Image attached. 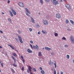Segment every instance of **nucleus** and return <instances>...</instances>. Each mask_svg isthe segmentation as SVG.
Instances as JSON below:
<instances>
[{"label":"nucleus","instance_id":"1","mask_svg":"<svg viewBox=\"0 0 74 74\" xmlns=\"http://www.w3.org/2000/svg\"><path fill=\"white\" fill-rule=\"evenodd\" d=\"M52 3L53 5H57V4H59V2H58V1H56V0H53V1Z\"/></svg>","mask_w":74,"mask_h":74},{"label":"nucleus","instance_id":"2","mask_svg":"<svg viewBox=\"0 0 74 74\" xmlns=\"http://www.w3.org/2000/svg\"><path fill=\"white\" fill-rule=\"evenodd\" d=\"M32 69V67H31V66H28V69L27 70V73H30V71H32L31 69Z\"/></svg>","mask_w":74,"mask_h":74},{"label":"nucleus","instance_id":"3","mask_svg":"<svg viewBox=\"0 0 74 74\" xmlns=\"http://www.w3.org/2000/svg\"><path fill=\"white\" fill-rule=\"evenodd\" d=\"M56 16V18L58 19H60L61 18V15L60 14L58 13L57 14Z\"/></svg>","mask_w":74,"mask_h":74},{"label":"nucleus","instance_id":"4","mask_svg":"<svg viewBox=\"0 0 74 74\" xmlns=\"http://www.w3.org/2000/svg\"><path fill=\"white\" fill-rule=\"evenodd\" d=\"M43 23L44 25H48V21L47 20H44L43 21Z\"/></svg>","mask_w":74,"mask_h":74},{"label":"nucleus","instance_id":"5","mask_svg":"<svg viewBox=\"0 0 74 74\" xmlns=\"http://www.w3.org/2000/svg\"><path fill=\"white\" fill-rule=\"evenodd\" d=\"M65 6L68 9V10H70L71 9V7H70V6L69 5V4H65Z\"/></svg>","mask_w":74,"mask_h":74},{"label":"nucleus","instance_id":"6","mask_svg":"<svg viewBox=\"0 0 74 74\" xmlns=\"http://www.w3.org/2000/svg\"><path fill=\"white\" fill-rule=\"evenodd\" d=\"M33 47L34 49H37V50H38V49H39V47L37 45H36V46H34V45L33 46Z\"/></svg>","mask_w":74,"mask_h":74},{"label":"nucleus","instance_id":"7","mask_svg":"<svg viewBox=\"0 0 74 74\" xmlns=\"http://www.w3.org/2000/svg\"><path fill=\"white\" fill-rule=\"evenodd\" d=\"M18 38L20 42H21V44H22V43H23V41H22V38H21V36H18Z\"/></svg>","mask_w":74,"mask_h":74},{"label":"nucleus","instance_id":"8","mask_svg":"<svg viewBox=\"0 0 74 74\" xmlns=\"http://www.w3.org/2000/svg\"><path fill=\"white\" fill-rule=\"evenodd\" d=\"M18 4L21 7H24V5H23L22 2H19Z\"/></svg>","mask_w":74,"mask_h":74},{"label":"nucleus","instance_id":"9","mask_svg":"<svg viewBox=\"0 0 74 74\" xmlns=\"http://www.w3.org/2000/svg\"><path fill=\"white\" fill-rule=\"evenodd\" d=\"M70 38H71V40L72 42H73V43H74V37H73V36H71Z\"/></svg>","mask_w":74,"mask_h":74},{"label":"nucleus","instance_id":"10","mask_svg":"<svg viewBox=\"0 0 74 74\" xmlns=\"http://www.w3.org/2000/svg\"><path fill=\"white\" fill-rule=\"evenodd\" d=\"M30 18L31 19L32 22L34 23H35L36 22H35L34 20V19H33V18H32V17H30Z\"/></svg>","mask_w":74,"mask_h":74},{"label":"nucleus","instance_id":"11","mask_svg":"<svg viewBox=\"0 0 74 74\" xmlns=\"http://www.w3.org/2000/svg\"><path fill=\"white\" fill-rule=\"evenodd\" d=\"M11 10L14 15H15L16 14V12H15V10H14L13 8H12L11 9Z\"/></svg>","mask_w":74,"mask_h":74},{"label":"nucleus","instance_id":"12","mask_svg":"<svg viewBox=\"0 0 74 74\" xmlns=\"http://www.w3.org/2000/svg\"><path fill=\"white\" fill-rule=\"evenodd\" d=\"M45 48L46 50H47V51H50V50H51V49H52L51 48H49L47 47H45Z\"/></svg>","mask_w":74,"mask_h":74},{"label":"nucleus","instance_id":"13","mask_svg":"<svg viewBox=\"0 0 74 74\" xmlns=\"http://www.w3.org/2000/svg\"><path fill=\"white\" fill-rule=\"evenodd\" d=\"M9 12L10 15H11V16L12 17L13 16H14V15H13V14H12V13L11 11V10H9Z\"/></svg>","mask_w":74,"mask_h":74},{"label":"nucleus","instance_id":"14","mask_svg":"<svg viewBox=\"0 0 74 74\" xmlns=\"http://www.w3.org/2000/svg\"><path fill=\"white\" fill-rule=\"evenodd\" d=\"M42 33H43V34H47V32H46V31H44V30H42Z\"/></svg>","mask_w":74,"mask_h":74},{"label":"nucleus","instance_id":"15","mask_svg":"<svg viewBox=\"0 0 74 74\" xmlns=\"http://www.w3.org/2000/svg\"><path fill=\"white\" fill-rule=\"evenodd\" d=\"M42 54H41V52L40 51L38 52V56H42Z\"/></svg>","mask_w":74,"mask_h":74},{"label":"nucleus","instance_id":"16","mask_svg":"<svg viewBox=\"0 0 74 74\" xmlns=\"http://www.w3.org/2000/svg\"><path fill=\"white\" fill-rule=\"evenodd\" d=\"M25 10H26V11L28 13V14H30V12L29 11V10L27 9V8H25Z\"/></svg>","mask_w":74,"mask_h":74},{"label":"nucleus","instance_id":"17","mask_svg":"<svg viewBox=\"0 0 74 74\" xmlns=\"http://www.w3.org/2000/svg\"><path fill=\"white\" fill-rule=\"evenodd\" d=\"M27 51L28 52H29V53H32V51H31V50H30L29 49H27Z\"/></svg>","mask_w":74,"mask_h":74},{"label":"nucleus","instance_id":"18","mask_svg":"<svg viewBox=\"0 0 74 74\" xmlns=\"http://www.w3.org/2000/svg\"><path fill=\"white\" fill-rule=\"evenodd\" d=\"M12 54L14 56H15V57H17V55L15 53H12Z\"/></svg>","mask_w":74,"mask_h":74},{"label":"nucleus","instance_id":"19","mask_svg":"<svg viewBox=\"0 0 74 74\" xmlns=\"http://www.w3.org/2000/svg\"><path fill=\"white\" fill-rule=\"evenodd\" d=\"M8 46L9 47H10L12 48L13 49H15L14 48V47L12 46V45H8Z\"/></svg>","mask_w":74,"mask_h":74},{"label":"nucleus","instance_id":"20","mask_svg":"<svg viewBox=\"0 0 74 74\" xmlns=\"http://www.w3.org/2000/svg\"><path fill=\"white\" fill-rule=\"evenodd\" d=\"M70 22L71 23L72 25H74V21H73L72 20H70Z\"/></svg>","mask_w":74,"mask_h":74},{"label":"nucleus","instance_id":"21","mask_svg":"<svg viewBox=\"0 0 74 74\" xmlns=\"http://www.w3.org/2000/svg\"><path fill=\"white\" fill-rule=\"evenodd\" d=\"M12 58L14 60V63H15L16 62V60L15 59V58H14L13 56H12Z\"/></svg>","mask_w":74,"mask_h":74},{"label":"nucleus","instance_id":"22","mask_svg":"<svg viewBox=\"0 0 74 74\" xmlns=\"http://www.w3.org/2000/svg\"><path fill=\"white\" fill-rule=\"evenodd\" d=\"M41 73L42 74H44L45 73V71L43 70H42L41 71Z\"/></svg>","mask_w":74,"mask_h":74},{"label":"nucleus","instance_id":"23","mask_svg":"<svg viewBox=\"0 0 74 74\" xmlns=\"http://www.w3.org/2000/svg\"><path fill=\"white\" fill-rule=\"evenodd\" d=\"M11 69L12 70V73H13V74L15 73V71H14V70L12 68H11Z\"/></svg>","mask_w":74,"mask_h":74},{"label":"nucleus","instance_id":"24","mask_svg":"<svg viewBox=\"0 0 74 74\" xmlns=\"http://www.w3.org/2000/svg\"><path fill=\"white\" fill-rule=\"evenodd\" d=\"M12 65L13 66H14V67H17V65L15 63L13 64H12Z\"/></svg>","mask_w":74,"mask_h":74},{"label":"nucleus","instance_id":"25","mask_svg":"<svg viewBox=\"0 0 74 74\" xmlns=\"http://www.w3.org/2000/svg\"><path fill=\"white\" fill-rule=\"evenodd\" d=\"M40 2L41 4H43V1L42 0H40Z\"/></svg>","mask_w":74,"mask_h":74},{"label":"nucleus","instance_id":"26","mask_svg":"<svg viewBox=\"0 0 74 74\" xmlns=\"http://www.w3.org/2000/svg\"><path fill=\"white\" fill-rule=\"evenodd\" d=\"M65 22H66V23H69V20H66Z\"/></svg>","mask_w":74,"mask_h":74},{"label":"nucleus","instance_id":"27","mask_svg":"<svg viewBox=\"0 0 74 74\" xmlns=\"http://www.w3.org/2000/svg\"><path fill=\"white\" fill-rule=\"evenodd\" d=\"M55 36L56 37H57V36H58V34L57 33H55L54 34Z\"/></svg>","mask_w":74,"mask_h":74},{"label":"nucleus","instance_id":"28","mask_svg":"<svg viewBox=\"0 0 74 74\" xmlns=\"http://www.w3.org/2000/svg\"><path fill=\"white\" fill-rule=\"evenodd\" d=\"M33 70L34 72H36V69L34 68H33Z\"/></svg>","mask_w":74,"mask_h":74},{"label":"nucleus","instance_id":"29","mask_svg":"<svg viewBox=\"0 0 74 74\" xmlns=\"http://www.w3.org/2000/svg\"><path fill=\"white\" fill-rule=\"evenodd\" d=\"M66 56L67 57V58H67V59H69V58H70V56H69V55H67Z\"/></svg>","mask_w":74,"mask_h":74},{"label":"nucleus","instance_id":"30","mask_svg":"<svg viewBox=\"0 0 74 74\" xmlns=\"http://www.w3.org/2000/svg\"><path fill=\"white\" fill-rule=\"evenodd\" d=\"M54 65H55V68H56V61H55V63H54Z\"/></svg>","mask_w":74,"mask_h":74},{"label":"nucleus","instance_id":"31","mask_svg":"<svg viewBox=\"0 0 74 74\" xmlns=\"http://www.w3.org/2000/svg\"><path fill=\"white\" fill-rule=\"evenodd\" d=\"M54 74H56V70H54Z\"/></svg>","mask_w":74,"mask_h":74},{"label":"nucleus","instance_id":"32","mask_svg":"<svg viewBox=\"0 0 74 74\" xmlns=\"http://www.w3.org/2000/svg\"><path fill=\"white\" fill-rule=\"evenodd\" d=\"M29 30L30 32H32V28H29Z\"/></svg>","mask_w":74,"mask_h":74},{"label":"nucleus","instance_id":"33","mask_svg":"<svg viewBox=\"0 0 74 74\" xmlns=\"http://www.w3.org/2000/svg\"><path fill=\"white\" fill-rule=\"evenodd\" d=\"M8 21H9V22H11V19L10 18H8Z\"/></svg>","mask_w":74,"mask_h":74},{"label":"nucleus","instance_id":"34","mask_svg":"<svg viewBox=\"0 0 74 74\" xmlns=\"http://www.w3.org/2000/svg\"><path fill=\"white\" fill-rule=\"evenodd\" d=\"M15 39L17 41V42H19V40H18V39L16 38H15Z\"/></svg>","mask_w":74,"mask_h":74},{"label":"nucleus","instance_id":"35","mask_svg":"<svg viewBox=\"0 0 74 74\" xmlns=\"http://www.w3.org/2000/svg\"><path fill=\"white\" fill-rule=\"evenodd\" d=\"M22 61H23V63H25V59H23V60H22Z\"/></svg>","mask_w":74,"mask_h":74},{"label":"nucleus","instance_id":"36","mask_svg":"<svg viewBox=\"0 0 74 74\" xmlns=\"http://www.w3.org/2000/svg\"><path fill=\"white\" fill-rule=\"evenodd\" d=\"M39 69L40 70H42V68L41 67H40Z\"/></svg>","mask_w":74,"mask_h":74},{"label":"nucleus","instance_id":"37","mask_svg":"<svg viewBox=\"0 0 74 74\" xmlns=\"http://www.w3.org/2000/svg\"><path fill=\"white\" fill-rule=\"evenodd\" d=\"M18 33L19 34H21V31H20V30L18 31Z\"/></svg>","mask_w":74,"mask_h":74},{"label":"nucleus","instance_id":"38","mask_svg":"<svg viewBox=\"0 0 74 74\" xmlns=\"http://www.w3.org/2000/svg\"><path fill=\"white\" fill-rule=\"evenodd\" d=\"M30 47L32 49H33V46H32V45H31V44H30Z\"/></svg>","mask_w":74,"mask_h":74},{"label":"nucleus","instance_id":"39","mask_svg":"<svg viewBox=\"0 0 74 74\" xmlns=\"http://www.w3.org/2000/svg\"><path fill=\"white\" fill-rule=\"evenodd\" d=\"M65 47H69V45H65Z\"/></svg>","mask_w":74,"mask_h":74},{"label":"nucleus","instance_id":"40","mask_svg":"<svg viewBox=\"0 0 74 74\" xmlns=\"http://www.w3.org/2000/svg\"><path fill=\"white\" fill-rule=\"evenodd\" d=\"M22 71H24V67H23L22 69Z\"/></svg>","mask_w":74,"mask_h":74},{"label":"nucleus","instance_id":"41","mask_svg":"<svg viewBox=\"0 0 74 74\" xmlns=\"http://www.w3.org/2000/svg\"><path fill=\"white\" fill-rule=\"evenodd\" d=\"M26 15L27 16H30V15H29L28 13H26Z\"/></svg>","mask_w":74,"mask_h":74},{"label":"nucleus","instance_id":"42","mask_svg":"<svg viewBox=\"0 0 74 74\" xmlns=\"http://www.w3.org/2000/svg\"><path fill=\"white\" fill-rule=\"evenodd\" d=\"M62 40H66V38L64 37H63L62 38Z\"/></svg>","mask_w":74,"mask_h":74},{"label":"nucleus","instance_id":"43","mask_svg":"<svg viewBox=\"0 0 74 74\" xmlns=\"http://www.w3.org/2000/svg\"><path fill=\"white\" fill-rule=\"evenodd\" d=\"M45 1H46V2H49V0H45Z\"/></svg>","mask_w":74,"mask_h":74},{"label":"nucleus","instance_id":"44","mask_svg":"<svg viewBox=\"0 0 74 74\" xmlns=\"http://www.w3.org/2000/svg\"><path fill=\"white\" fill-rule=\"evenodd\" d=\"M21 58L22 59H23V57L22 56H21Z\"/></svg>","mask_w":74,"mask_h":74},{"label":"nucleus","instance_id":"45","mask_svg":"<svg viewBox=\"0 0 74 74\" xmlns=\"http://www.w3.org/2000/svg\"><path fill=\"white\" fill-rule=\"evenodd\" d=\"M30 43H31V44H33V41H32V40H31L30 41Z\"/></svg>","mask_w":74,"mask_h":74},{"label":"nucleus","instance_id":"46","mask_svg":"<svg viewBox=\"0 0 74 74\" xmlns=\"http://www.w3.org/2000/svg\"><path fill=\"white\" fill-rule=\"evenodd\" d=\"M1 67H3V63H2L1 64Z\"/></svg>","mask_w":74,"mask_h":74},{"label":"nucleus","instance_id":"47","mask_svg":"<svg viewBox=\"0 0 74 74\" xmlns=\"http://www.w3.org/2000/svg\"><path fill=\"white\" fill-rule=\"evenodd\" d=\"M0 32H1V33H2H2H3V32L1 30H0Z\"/></svg>","mask_w":74,"mask_h":74},{"label":"nucleus","instance_id":"48","mask_svg":"<svg viewBox=\"0 0 74 74\" xmlns=\"http://www.w3.org/2000/svg\"><path fill=\"white\" fill-rule=\"evenodd\" d=\"M49 64H51V63H52V62L50 61L49 62Z\"/></svg>","mask_w":74,"mask_h":74},{"label":"nucleus","instance_id":"49","mask_svg":"<svg viewBox=\"0 0 74 74\" xmlns=\"http://www.w3.org/2000/svg\"><path fill=\"white\" fill-rule=\"evenodd\" d=\"M51 54L52 55H54V53H53V52H52L51 53Z\"/></svg>","mask_w":74,"mask_h":74},{"label":"nucleus","instance_id":"50","mask_svg":"<svg viewBox=\"0 0 74 74\" xmlns=\"http://www.w3.org/2000/svg\"><path fill=\"white\" fill-rule=\"evenodd\" d=\"M67 30H68V31H71V29H67Z\"/></svg>","mask_w":74,"mask_h":74},{"label":"nucleus","instance_id":"51","mask_svg":"<svg viewBox=\"0 0 74 74\" xmlns=\"http://www.w3.org/2000/svg\"><path fill=\"white\" fill-rule=\"evenodd\" d=\"M10 3V1L9 0H8V4H9V3Z\"/></svg>","mask_w":74,"mask_h":74},{"label":"nucleus","instance_id":"52","mask_svg":"<svg viewBox=\"0 0 74 74\" xmlns=\"http://www.w3.org/2000/svg\"><path fill=\"white\" fill-rule=\"evenodd\" d=\"M1 14H2V15H4V14H5L4 13H3V12H2L1 13Z\"/></svg>","mask_w":74,"mask_h":74},{"label":"nucleus","instance_id":"53","mask_svg":"<svg viewBox=\"0 0 74 74\" xmlns=\"http://www.w3.org/2000/svg\"><path fill=\"white\" fill-rule=\"evenodd\" d=\"M30 74H33V73L32 72V71L30 72Z\"/></svg>","mask_w":74,"mask_h":74},{"label":"nucleus","instance_id":"54","mask_svg":"<svg viewBox=\"0 0 74 74\" xmlns=\"http://www.w3.org/2000/svg\"><path fill=\"white\" fill-rule=\"evenodd\" d=\"M38 34H40V32H38Z\"/></svg>","mask_w":74,"mask_h":74},{"label":"nucleus","instance_id":"55","mask_svg":"<svg viewBox=\"0 0 74 74\" xmlns=\"http://www.w3.org/2000/svg\"><path fill=\"white\" fill-rule=\"evenodd\" d=\"M37 26L38 27H40V25H37Z\"/></svg>","mask_w":74,"mask_h":74},{"label":"nucleus","instance_id":"56","mask_svg":"<svg viewBox=\"0 0 74 74\" xmlns=\"http://www.w3.org/2000/svg\"><path fill=\"white\" fill-rule=\"evenodd\" d=\"M1 48H2V47H1V46H0V49Z\"/></svg>","mask_w":74,"mask_h":74},{"label":"nucleus","instance_id":"57","mask_svg":"<svg viewBox=\"0 0 74 74\" xmlns=\"http://www.w3.org/2000/svg\"><path fill=\"white\" fill-rule=\"evenodd\" d=\"M73 63H74V60H73Z\"/></svg>","mask_w":74,"mask_h":74},{"label":"nucleus","instance_id":"58","mask_svg":"<svg viewBox=\"0 0 74 74\" xmlns=\"http://www.w3.org/2000/svg\"><path fill=\"white\" fill-rule=\"evenodd\" d=\"M60 1H61V2H62V1H63V0H60Z\"/></svg>","mask_w":74,"mask_h":74},{"label":"nucleus","instance_id":"59","mask_svg":"<svg viewBox=\"0 0 74 74\" xmlns=\"http://www.w3.org/2000/svg\"><path fill=\"white\" fill-rule=\"evenodd\" d=\"M0 63H1V61L0 60Z\"/></svg>","mask_w":74,"mask_h":74},{"label":"nucleus","instance_id":"60","mask_svg":"<svg viewBox=\"0 0 74 74\" xmlns=\"http://www.w3.org/2000/svg\"><path fill=\"white\" fill-rule=\"evenodd\" d=\"M52 63L53 64V62H52Z\"/></svg>","mask_w":74,"mask_h":74},{"label":"nucleus","instance_id":"61","mask_svg":"<svg viewBox=\"0 0 74 74\" xmlns=\"http://www.w3.org/2000/svg\"><path fill=\"white\" fill-rule=\"evenodd\" d=\"M40 12H39V15H40Z\"/></svg>","mask_w":74,"mask_h":74},{"label":"nucleus","instance_id":"62","mask_svg":"<svg viewBox=\"0 0 74 74\" xmlns=\"http://www.w3.org/2000/svg\"><path fill=\"white\" fill-rule=\"evenodd\" d=\"M63 0V1H66V0Z\"/></svg>","mask_w":74,"mask_h":74},{"label":"nucleus","instance_id":"63","mask_svg":"<svg viewBox=\"0 0 74 74\" xmlns=\"http://www.w3.org/2000/svg\"><path fill=\"white\" fill-rule=\"evenodd\" d=\"M0 72H1V70L0 69Z\"/></svg>","mask_w":74,"mask_h":74},{"label":"nucleus","instance_id":"64","mask_svg":"<svg viewBox=\"0 0 74 74\" xmlns=\"http://www.w3.org/2000/svg\"><path fill=\"white\" fill-rule=\"evenodd\" d=\"M44 49V48H43V49Z\"/></svg>","mask_w":74,"mask_h":74}]
</instances>
